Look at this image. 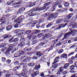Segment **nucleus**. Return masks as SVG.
<instances>
[{
  "instance_id": "nucleus-1",
  "label": "nucleus",
  "mask_w": 77,
  "mask_h": 77,
  "mask_svg": "<svg viewBox=\"0 0 77 77\" xmlns=\"http://www.w3.org/2000/svg\"><path fill=\"white\" fill-rule=\"evenodd\" d=\"M57 14L56 13H52L50 14L47 17V20L48 21H51L53 19L57 18Z\"/></svg>"
},
{
  "instance_id": "nucleus-2",
  "label": "nucleus",
  "mask_w": 77,
  "mask_h": 77,
  "mask_svg": "<svg viewBox=\"0 0 77 77\" xmlns=\"http://www.w3.org/2000/svg\"><path fill=\"white\" fill-rule=\"evenodd\" d=\"M33 11L32 10H30L27 12L26 17H30L31 16H35V15H36V13H33Z\"/></svg>"
},
{
  "instance_id": "nucleus-3",
  "label": "nucleus",
  "mask_w": 77,
  "mask_h": 77,
  "mask_svg": "<svg viewBox=\"0 0 77 77\" xmlns=\"http://www.w3.org/2000/svg\"><path fill=\"white\" fill-rule=\"evenodd\" d=\"M14 23H16V24L14 25V27L15 28H18V26H20L21 25L22 23H21L20 22H19L17 20V19H15L14 21Z\"/></svg>"
},
{
  "instance_id": "nucleus-4",
  "label": "nucleus",
  "mask_w": 77,
  "mask_h": 77,
  "mask_svg": "<svg viewBox=\"0 0 77 77\" xmlns=\"http://www.w3.org/2000/svg\"><path fill=\"white\" fill-rule=\"evenodd\" d=\"M24 16L23 15H22L20 16L18 18H17L16 20H17L19 22H20V23L22 24V22L23 21V20L24 19Z\"/></svg>"
},
{
  "instance_id": "nucleus-5",
  "label": "nucleus",
  "mask_w": 77,
  "mask_h": 77,
  "mask_svg": "<svg viewBox=\"0 0 77 77\" xmlns=\"http://www.w3.org/2000/svg\"><path fill=\"white\" fill-rule=\"evenodd\" d=\"M52 36V35L50 33H45L43 34V37L42 38V39H45V38H51Z\"/></svg>"
},
{
  "instance_id": "nucleus-6",
  "label": "nucleus",
  "mask_w": 77,
  "mask_h": 77,
  "mask_svg": "<svg viewBox=\"0 0 77 77\" xmlns=\"http://www.w3.org/2000/svg\"><path fill=\"white\" fill-rule=\"evenodd\" d=\"M69 30L70 31V34L71 35H72V36H74L75 35V33H77V29H72V28H70L69 29Z\"/></svg>"
},
{
  "instance_id": "nucleus-7",
  "label": "nucleus",
  "mask_w": 77,
  "mask_h": 77,
  "mask_svg": "<svg viewBox=\"0 0 77 77\" xmlns=\"http://www.w3.org/2000/svg\"><path fill=\"white\" fill-rule=\"evenodd\" d=\"M70 35H71V34L70 32L65 33L64 35L63 38L62 39V40H64L65 39H68Z\"/></svg>"
},
{
  "instance_id": "nucleus-8",
  "label": "nucleus",
  "mask_w": 77,
  "mask_h": 77,
  "mask_svg": "<svg viewBox=\"0 0 77 77\" xmlns=\"http://www.w3.org/2000/svg\"><path fill=\"white\" fill-rule=\"evenodd\" d=\"M14 39V37H12L9 40V42L11 43L14 42H17V41H18V38H15Z\"/></svg>"
},
{
  "instance_id": "nucleus-9",
  "label": "nucleus",
  "mask_w": 77,
  "mask_h": 77,
  "mask_svg": "<svg viewBox=\"0 0 77 77\" xmlns=\"http://www.w3.org/2000/svg\"><path fill=\"white\" fill-rule=\"evenodd\" d=\"M26 9V8L25 7H22L18 10L17 12L18 14H22V13H23L24 11H25Z\"/></svg>"
},
{
  "instance_id": "nucleus-10",
  "label": "nucleus",
  "mask_w": 77,
  "mask_h": 77,
  "mask_svg": "<svg viewBox=\"0 0 77 77\" xmlns=\"http://www.w3.org/2000/svg\"><path fill=\"white\" fill-rule=\"evenodd\" d=\"M6 19L5 18L2 17L0 19V22H2V23L0 24V25H3V24H5V23H6Z\"/></svg>"
},
{
  "instance_id": "nucleus-11",
  "label": "nucleus",
  "mask_w": 77,
  "mask_h": 77,
  "mask_svg": "<svg viewBox=\"0 0 77 77\" xmlns=\"http://www.w3.org/2000/svg\"><path fill=\"white\" fill-rule=\"evenodd\" d=\"M59 57H57L55 58L54 59V62L52 63V64H55V63H57L58 62H59Z\"/></svg>"
},
{
  "instance_id": "nucleus-12",
  "label": "nucleus",
  "mask_w": 77,
  "mask_h": 77,
  "mask_svg": "<svg viewBox=\"0 0 77 77\" xmlns=\"http://www.w3.org/2000/svg\"><path fill=\"white\" fill-rule=\"evenodd\" d=\"M59 2L57 1L55 3V5H54L52 7V9H54L53 11H54V9L56 8V6H57L59 5Z\"/></svg>"
},
{
  "instance_id": "nucleus-13",
  "label": "nucleus",
  "mask_w": 77,
  "mask_h": 77,
  "mask_svg": "<svg viewBox=\"0 0 77 77\" xmlns=\"http://www.w3.org/2000/svg\"><path fill=\"white\" fill-rule=\"evenodd\" d=\"M14 45L13 44H11L9 45V47L10 48H13V47H14V46H15L16 45H17L18 44V42H16L14 43Z\"/></svg>"
},
{
  "instance_id": "nucleus-14",
  "label": "nucleus",
  "mask_w": 77,
  "mask_h": 77,
  "mask_svg": "<svg viewBox=\"0 0 77 77\" xmlns=\"http://www.w3.org/2000/svg\"><path fill=\"white\" fill-rule=\"evenodd\" d=\"M12 28V27L11 25H8L6 27V30L8 31H9V30H11Z\"/></svg>"
},
{
  "instance_id": "nucleus-15",
  "label": "nucleus",
  "mask_w": 77,
  "mask_h": 77,
  "mask_svg": "<svg viewBox=\"0 0 77 77\" xmlns=\"http://www.w3.org/2000/svg\"><path fill=\"white\" fill-rule=\"evenodd\" d=\"M24 30H21V29H17L14 30V33H18L19 32H24Z\"/></svg>"
},
{
  "instance_id": "nucleus-16",
  "label": "nucleus",
  "mask_w": 77,
  "mask_h": 77,
  "mask_svg": "<svg viewBox=\"0 0 77 77\" xmlns=\"http://www.w3.org/2000/svg\"><path fill=\"white\" fill-rule=\"evenodd\" d=\"M36 55L37 56H38V57H41V56H42L43 54L42 53H41V52L40 51H37L36 52Z\"/></svg>"
},
{
  "instance_id": "nucleus-17",
  "label": "nucleus",
  "mask_w": 77,
  "mask_h": 77,
  "mask_svg": "<svg viewBox=\"0 0 77 77\" xmlns=\"http://www.w3.org/2000/svg\"><path fill=\"white\" fill-rule=\"evenodd\" d=\"M24 45V42H22L19 44L18 47H19L21 48Z\"/></svg>"
},
{
  "instance_id": "nucleus-18",
  "label": "nucleus",
  "mask_w": 77,
  "mask_h": 77,
  "mask_svg": "<svg viewBox=\"0 0 77 77\" xmlns=\"http://www.w3.org/2000/svg\"><path fill=\"white\" fill-rule=\"evenodd\" d=\"M32 50V48H29L27 47H26L24 49V50L25 51H31Z\"/></svg>"
},
{
  "instance_id": "nucleus-19",
  "label": "nucleus",
  "mask_w": 77,
  "mask_h": 77,
  "mask_svg": "<svg viewBox=\"0 0 77 77\" xmlns=\"http://www.w3.org/2000/svg\"><path fill=\"white\" fill-rule=\"evenodd\" d=\"M42 37V38L44 37V34L42 33H40L37 35V37L39 38H41Z\"/></svg>"
},
{
  "instance_id": "nucleus-20",
  "label": "nucleus",
  "mask_w": 77,
  "mask_h": 77,
  "mask_svg": "<svg viewBox=\"0 0 77 77\" xmlns=\"http://www.w3.org/2000/svg\"><path fill=\"white\" fill-rule=\"evenodd\" d=\"M27 64H25L23 66V71H27Z\"/></svg>"
},
{
  "instance_id": "nucleus-21",
  "label": "nucleus",
  "mask_w": 77,
  "mask_h": 77,
  "mask_svg": "<svg viewBox=\"0 0 77 77\" xmlns=\"http://www.w3.org/2000/svg\"><path fill=\"white\" fill-rule=\"evenodd\" d=\"M61 57L63 58H65L66 59H67V54H62L61 55Z\"/></svg>"
},
{
  "instance_id": "nucleus-22",
  "label": "nucleus",
  "mask_w": 77,
  "mask_h": 77,
  "mask_svg": "<svg viewBox=\"0 0 77 77\" xmlns=\"http://www.w3.org/2000/svg\"><path fill=\"white\" fill-rule=\"evenodd\" d=\"M58 71H59L60 72H63V67L62 66H60L58 69Z\"/></svg>"
},
{
  "instance_id": "nucleus-23",
  "label": "nucleus",
  "mask_w": 77,
  "mask_h": 77,
  "mask_svg": "<svg viewBox=\"0 0 77 77\" xmlns=\"http://www.w3.org/2000/svg\"><path fill=\"white\" fill-rule=\"evenodd\" d=\"M40 67L41 66L39 64L38 65H36L35 66V69H36V70H38V69H39Z\"/></svg>"
},
{
  "instance_id": "nucleus-24",
  "label": "nucleus",
  "mask_w": 77,
  "mask_h": 77,
  "mask_svg": "<svg viewBox=\"0 0 77 77\" xmlns=\"http://www.w3.org/2000/svg\"><path fill=\"white\" fill-rule=\"evenodd\" d=\"M11 51L10 50V48H9L8 50L5 53V54L6 56H9V54H10V52H9Z\"/></svg>"
},
{
  "instance_id": "nucleus-25",
  "label": "nucleus",
  "mask_w": 77,
  "mask_h": 77,
  "mask_svg": "<svg viewBox=\"0 0 77 77\" xmlns=\"http://www.w3.org/2000/svg\"><path fill=\"white\" fill-rule=\"evenodd\" d=\"M65 11H66V10L63 9V10H61V9H59L57 10V11L58 12H60V13H62V12H65Z\"/></svg>"
},
{
  "instance_id": "nucleus-26",
  "label": "nucleus",
  "mask_w": 77,
  "mask_h": 77,
  "mask_svg": "<svg viewBox=\"0 0 77 77\" xmlns=\"http://www.w3.org/2000/svg\"><path fill=\"white\" fill-rule=\"evenodd\" d=\"M65 25L64 24H61L57 28V30H58V29H60L62 27H64Z\"/></svg>"
},
{
  "instance_id": "nucleus-27",
  "label": "nucleus",
  "mask_w": 77,
  "mask_h": 77,
  "mask_svg": "<svg viewBox=\"0 0 77 77\" xmlns=\"http://www.w3.org/2000/svg\"><path fill=\"white\" fill-rule=\"evenodd\" d=\"M69 66V63H66L65 65L63 67V68L64 69H67V68H68V67Z\"/></svg>"
},
{
  "instance_id": "nucleus-28",
  "label": "nucleus",
  "mask_w": 77,
  "mask_h": 77,
  "mask_svg": "<svg viewBox=\"0 0 77 77\" xmlns=\"http://www.w3.org/2000/svg\"><path fill=\"white\" fill-rule=\"evenodd\" d=\"M35 65V63L33 62H32L31 63H29L28 64V66H33Z\"/></svg>"
},
{
  "instance_id": "nucleus-29",
  "label": "nucleus",
  "mask_w": 77,
  "mask_h": 77,
  "mask_svg": "<svg viewBox=\"0 0 77 77\" xmlns=\"http://www.w3.org/2000/svg\"><path fill=\"white\" fill-rule=\"evenodd\" d=\"M38 11H42V10H44V9H45V8H46V7L44 6L43 7L39 8V7H38Z\"/></svg>"
},
{
  "instance_id": "nucleus-30",
  "label": "nucleus",
  "mask_w": 77,
  "mask_h": 77,
  "mask_svg": "<svg viewBox=\"0 0 77 77\" xmlns=\"http://www.w3.org/2000/svg\"><path fill=\"white\" fill-rule=\"evenodd\" d=\"M72 26L73 28H75L77 26V24L75 22H73V23L72 24Z\"/></svg>"
},
{
  "instance_id": "nucleus-31",
  "label": "nucleus",
  "mask_w": 77,
  "mask_h": 77,
  "mask_svg": "<svg viewBox=\"0 0 77 77\" xmlns=\"http://www.w3.org/2000/svg\"><path fill=\"white\" fill-rule=\"evenodd\" d=\"M21 54H16L14 55V57H19V56H21Z\"/></svg>"
},
{
  "instance_id": "nucleus-32",
  "label": "nucleus",
  "mask_w": 77,
  "mask_h": 77,
  "mask_svg": "<svg viewBox=\"0 0 77 77\" xmlns=\"http://www.w3.org/2000/svg\"><path fill=\"white\" fill-rule=\"evenodd\" d=\"M64 5L66 7H68L69 6V4L68 2H65Z\"/></svg>"
},
{
  "instance_id": "nucleus-33",
  "label": "nucleus",
  "mask_w": 77,
  "mask_h": 77,
  "mask_svg": "<svg viewBox=\"0 0 77 77\" xmlns=\"http://www.w3.org/2000/svg\"><path fill=\"white\" fill-rule=\"evenodd\" d=\"M27 71H24L23 70L22 72V73L21 74L22 76H25V73Z\"/></svg>"
},
{
  "instance_id": "nucleus-34",
  "label": "nucleus",
  "mask_w": 77,
  "mask_h": 77,
  "mask_svg": "<svg viewBox=\"0 0 77 77\" xmlns=\"http://www.w3.org/2000/svg\"><path fill=\"white\" fill-rule=\"evenodd\" d=\"M11 37L12 36H11V35H8L5 36L4 38V39H7V38H11Z\"/></svg>"
},
{
  "instance_id": "nucleus-35",
  "label": "nucleus",
  "mask_w": 77,
  "mask_h": 77,
  "mask_svg": "<svg viewBox=\"0 0 77 77\" xmlns=\"http://www.w3.org/2000/svg\"><path fill=\"white\" fill-rule=\"evenodd\" d=\"M72 17V14H70L67 16L66 18H67V19H69V18H71Z\"/></svg>"
},
{
  "instance_id": "nucleus-36",
  "label": "nucleus",
  "mask_w": 77,
  "mask_h": 77,
  "mask_svg": "<svg viewBox=\"0 0 77 77\" xmlns=\"http://www.w3.org/2000/svg\"><path fill=\"white\" fill-rule=\"evenodd\" d=\"M33 32L34 33H35V34L38 33L39 32V30H33Z\"/></svg>"
},
{
  "instance_id": "nucleus-37",
  "label": "nucleus",
  "mask_w": 77,
  "mask_h": 77,
  "mask_svg": "<svg viewBox=\"0 0 77 77\" xmlns=\"http://www.w3.org/2000/svg\"><path fill=\"white\" fill-rule=\"evenodd\" d=\"M52 24H53V23H49L48 25L46 26L47 28H48V27H51V26H52Z\"/></svg>"
},
{
  "instance_id": "nucleus-38",
  "label": "nucleus",
  "mask_w": 77,
  "mask_h": 77,
  "mask_svg": "<svg viewBox=\"0 0 77 77\" xmlns=\"http://www.w3.org/2000/svg\"><path fill=\"white\" fill-rule=\"evenodd\" d=\"M75 66L74 65H72L70 67V69H71V70H72L73 69H74V68H75Z\"/></svg>"
},
{
  "instance_id": "nucleus-39",
  "label": "nucleus",
  "mask_w": 77,
  "mask_h": 77,
  "mask_svg": "<svg viewBox=\"0 0 77 77\" xmlns=\"http://www.w3.org/2000/svg\"><path fill=\"white\" fill-rule=\"evenodd\" d=\"M62 20H63V19H58V20H57L56 23L57 24H59V23L60 22H61V21H62Z\"/></svg>"
},
{
  "instance_id": "nucleus-40",
  "label": "nucleus",
  "mask_w": 77,
  "mask_h": 77,
  "mask_svg": "<svg viewBox=\"0 0 77 77\" xmlns=\"http://www.w3.org/2000/svg\"><path fill=\"white\" fill-rule=\"evenodd\" d=\"M20 40L21 41H25V38H24V36H22L21 37V39Z\"/></svg>"
},
{
  "instance_id": "nucleus-41",
  "label": "nucleus",
  "mask_w": 77,
  "mask_h": 77,
  "mask_svg": "<svg viewBox=\"0 0 77 77\" xmlns=\"http://www.w3.org/2000/svg\"><path fill=\"white\" fill-rule=\"evenodd\" d=\"M33 12H36L37 11H38V7H36L35 8H34V9L32 10Z\"/></svg>"
},
{
  "instance_id": "nucleus-42",
  "label": "nucleus",
  "mask_w": 77,
  "mask_h": 77,
  "mask_svg": "<svg viewBox=\"0 0 77 77\" xmlns=\"http://www.w3.org/2000/svg\"><path fill=\"white\" fill-rule=\"evenodd\" d=\"M57 66H58V64H55L54 65H53L52 66L53 68H57Z\"/></svg>"
},
{
  "instance_id": "nucleus-43",
  "label": "nucleus",
  "mask_w": 77,
  "mask_h": 77,
  "mask_svg": "<svg viewBox=\"0 0 77 77\" xmlns=\"http://www.w3.org/2000/svg\"><path fill=\"white\" fill-rule=\"evenodd\" d=\"M42 15L43 16V17H47L48 15V13H46L44 14H43Z\"/></svg>"
},
{
  "instance_id": "nucleus-44",
  "label": "nucleus",
  "mask_w": 77,
  "mask_h": 77,
  "mask_svg": "<svg viewBox=\"0 0 77 77\" xmlns=\"http://www.w3.org/2000/svg\"><path fill=\"white\" fill-rule=\"evenodd\" d=\"M35 3H31V4L29 5V7H32V6H35Z\"/></svg>"
},
{
  "instance_id": "nucleus-45",
  "label": "nucleus",
  "mask_w": 77,
  "mask_h": 77,
  "mask_svg": "<svg viewBox=\"0 0 77 77\" xmlns=\"http://www.w3.org/2000/svg\"><path fill=\"white\" fill-rule=\"evenodd\" d=\"M14 64L15 65H18L20 64V63L18 61H15L14 63Z\"/></svg>"
},
{
  "instance_id": "nucleus-46",
  "label": "nucleus",
  "mask_w": 77,
  "mask_h": 77,
  "mask_svg": "<svg viewBox=\"0 0 77 77\" xmlns=\"http://www.w3.org/2000/svg\"><path fill=\"white\" fill-rule=\"evenodd\" d=\"M14 75H19V76H20L21 75V73H20L18 72H16L15 74H14Z\"/></svg>"
},
{
  "instance_id": "nucleus-47",
  "label": "nucleus",
  "mask_w": 77,
  "mask_h": 77,
  "mask_svg": "<svg viewBox=\"0 0 77 77\" xmlns=\"http://www.w3.org/2000/svg\"><path fill=\"white\" fill-rule=\"evenodd\" d=\"M25 34H29L31 33V30H29L26 31L25 32Z\"/></svg>"
},
{
  "instance_id": "nucleus-48",
  "label": "nucleus",
  "mask_w": 77,
  "mask_h": 77,
  "mask_svg": "<svg viewBox=\"0 0 77 77\" xmlns=\"http://www.w3.org/2000/svg\"><path fill=\"white\" fill-rule=\"evenodd\" d=\"M19 54H21V56H22V54H24V51H21L19 52Z\"/></svg>"
},
{
  "instance_id": "nucleus-49",
  "label": "nucleus",
  "mask_w": 77,
  "mask_h": 77,
  "mask_svg": "<svg viewBox=\"0 0 77 77\" xmlns=\"http://www.w3.org/2000/svg\"><path fill=\"white\" fill-rule=\"evenodd\" d=\"M68 62L69 63H70V64H72L73 63V61H72V60H71V59H69Z\"/></svg>"
},
{
  "instance_id": "nucleus-50",
  "label": "nucleus",
  "mask_w": 77,
  "mask_h": 77,
  "mask_svg": "<svg viewBox=\"0 0 77 77\" xmlns=\"http://www.w3.org/2000/svg\"><path fill=\"white\" fill-rule=\"evenodd\" d=\"M63 75H66V74H67V71H64L63 72Z\"/></svg>"
},
{
  "instance_id": "nucleus-51",
  "label": "nucleus",
  "mask_w": 77,
  "mask_h": 77,
  "mask_svg": "<svg viewBox=\"0 0 77 77\" xmlns=\"http://www.w3.org/2000/svg\"><path fill=\"white\" fill-rule=\"evenodd\" d=\"M69 20L68 19H67V18L64 20V21L65 22V23H67V22H69Z\"/></svg>"
},
{
  "instance_id": "nucleus-52",
  "label": "nucleus",
  "mask_w": 77,
  "mask_h": 77,
  "mask_svg": "<svg viewBox=\"0 0 77 77\" xmlns=\"http://www.w3.org/2000/svg\"><path fill=\"white\" fill-rule=\"evenodd\" d=\"M12 3H13V1H9L7 2V4H8V5H11V4Z\"/></svg>"
},
{
  "instance_id": "nucleus-53",
  "label": "nucleus",
  "mask_w": 77,
  "mask_h": 77,
  "mask_svg": "<svg viewBox=\"0 0 77 77\" xmlns=\"http://www.w3.org/2000/svg\"><path fill=\"white\" fill-rule=\"evenodd\" d=\"M63 50L62 49L60 50L58 52V54H60L61 53H62L63 52Z\"/></svg>"
},
{
  "instance_id": "nucleus-54",
  "label": "nucleus",
  "mask_w": 77,
  "mask_h": 77,
  "mask_svg": "<svg viewBox=\"0 0 77 77\" xmlns=\"http://www.w3.org/2000/svg\"><path fill=\"white\" fill-rule=\"evenodd\" d=\"M6 44H4L3 43H1V47H5V46H6Z\"/></svg>"
},
{
  "instance_id": "nucleus-55",
  "label": "nucleus",
  "mask_w": 77,
  "mask_h": 77,
  "mask_svg": "<svg viewBox=\"0 0 77 77\" xmlns=\"http://www.w3.org/2000/svg\"><path fill=\"white\" fill-rule=\"evenodd\" d=\"M50 3V2L46 3L44 4V6H45V7H46V6H48V5H49Z\"/></svg>"
},
{
  "instance_id": "nucleus-56",
  "label": "nucleus",
  "mask_w": 77,
  "mask_h": 77,
  "mask_svg": "<svg viewBox=\"0 0 77 77\" xmlns=\"http://www.w3.org/2000/svg\"><path fill=\"white\" fill-rule=\"evenodd\" d=\"M27 38L29 39H30L31 38H32V35L30 34H28L27 35Z\"/></svg>"
},
{
  "instance_id": "nucleus-57",
  "label": "nucleus",
  "mask_w": 77,
  "mask_h": 77,
  "mask_svg": "<svg viewBox=\"0 0 77 77\" xmlns=\"http://www.w3.org/2000/svg\"><path fill=\"white\" fill-rule=\"evenodd\" d=\"M2 72H4V73H5V74H7L9 73V71H6V70H3V71H2Z\"/></svg>"
},
{
  "instance_id": "nucleus-58",
  "label": "nucleus",
  "mask_w": 77,
  "mask_h": 77,
  "mask_svg": "<svg viewBox=\"0 0 77 77\" xmlns=\"http://www.w3.org/2000/svg\"><path fill=\"white\" fill-rule=\"evenodd\" d=\"M31 75L32 77H35V76H36V75L35 73H32L31 74Z\"/></svg>"
},
{
  "instance_id": "nucleus-59",
  "label": "nucleus",
  "mask_w": 77,
  "mask_h": 77,
  "mask_svg": "<svg viewBox=\"0 0 77 77\" xmlns=\"http://www.w3.org/2000/svg\"><path fill=\"white\" fill-rule=\"evenodd\" d=\"M42 32H44V33H47L48 32V30L47 29L45 30H42Z\"/></svg>"
},
{
  "instance_id": "nucleus-60",
  "label": "nucleus",
  "mask_w": 77,
  "mask_h": 77,
  "mask_svg": "<svg viewBox=\"0 0 77 77\" xmlns=\"http://www.w3.org/2000/svg\"><path fill=\"white\" fill-rule=\"evenodd\" d=\"M6 62L8 63V64H9L11 62V60H8L6 61Z\"/></svg>"
},
{
  "instance_id": "nucleus-61",
  "label": "nucleus",
  "mask_w": 77,
  "mask_h": 77,
  "mask_svg": "<svg viewBox=\"0 0 77 77\" xmlns=\"http://www.w3.org/2000/svg\"><path fill=\"white\" fill-rule=\"evenodd\" d=\"M45 44V43L43 42V43H40L39 44V45H40V46H42V45H44Z\"/></svg>"
},
{
  "instance_id": "nucleus-62",
  "label": "nucleus",
  "mask_w": 77,
  "mask_h": 77,
  "mask_svg": "<svg viewBox=\"0 0 77 77\" xmlns=\"http://www.w3.org/2000/svg\"><path fill=\"white\" fill-rule=\"evenodd\" d=\"M38 23V21L37 20H35L34 21V23H32L33 24H36Z\"/></svg>"
},
{
  "instance_id": "nucleus-63",
  "label": "nucleus",
  "mask_w": 77,
  "mask_h": 77,
  "mask_svg": "<svg viewBox=\"0 0 77 77\" xmlns=\"http://www.w3.org/2000/svg\"><path fill=\"white\" fill-rule=\"evenodd\" d=\"M17 67H14V68H13V71H17Z\"/></svg>"
},
{
  "instance_id": "nucleus-64",
  "label": "nucleus",
  "mask_w": 77,
  "mask_h": 77,
  "mask_svg": "<svg viewBox=\"0 0 77 77\" xmlns=\"http://www.w3.org/2000/svg\"><path fill=\"white\" fill-rule=\"evenodd\" d=\"M74 65L75 67L77 68V61L75 62L74 63Z\"/></svg>"
}]
</instances>
